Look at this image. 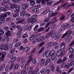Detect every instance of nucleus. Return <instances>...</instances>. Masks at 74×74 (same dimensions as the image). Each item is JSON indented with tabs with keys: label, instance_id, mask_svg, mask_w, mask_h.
<instances>
[{
	"label": "nucleus",
	"instance_id": "nucleus-17",
	"mask_svg": "<svg viewBox=\"0 0 74 74\" xmlns=\"http://www.w3.org/2000/svg\"><path fill=\"white\" fill-rule=\"evenodd\" d=\"M45 63V59L42 58L41 59L40 61V64L41 65H43Z\"/></svg>",
	"mask_w": 74,
	"mask_h": 74
},
{
	"label": "nucleus",
	"instance_id": "nucleus-34",
	"mask_svg": "<svg viewBox=\"0 0 74 74\" xmlns=\"http://www.w3.org/2000/svg\"><path fill=\"white\" fill-rule=\"evenodd\" d=\"M39 11V9L38 8L32 10V11L33 12H37V11Z\"/></svg>",
	"mask_w": 74,
	"mask_h": 74
},
{
	"label": "nucleus",
	"instance_id": "nucleus-8",
	"mask_svg": "<svg viewBox=\"0 0 74 74\" xmlns=\"http://www.w3.org/2000/svg\"><path fill=\"white\" fill-rule=\"evenodd\" d=\"M5 35L6 37H10L11 35V32L10 31H8L5 34Z\"/></svg>",
	"mask_w": 74,
	"mask_h": 74
},
{
	"label": "nucleus",
	"instance_id": "nucleus-15",
	"mask_svg": "<svg viewBox=\"0 0 74 74\" xmlns=\"http://www.w3.org/2000/svg\"><path fill=\"white\" fill-rule=\"evenodd\" d=\"M6 53L5 52H0V56H1V55H2V57L5 58V56L6 55Z\"/></svg>",
	"mask_w": 74,
	"mask_h": 74
},
{
	"label": "nucleus",
	"instance_id": "nucleus-14",
	"mask_svg": "<svg viewBox=\"0 0 74 74\" xmlns=\"http://www.w3.org/2000/svg\"><path fill=\"white\" fill-rule=\"evenodd\" d=\"M69 52L70 53H73V52L74 51V49L72 47H70L69 48Z\"/></svg>",
	"mask_w": 74,
	"mask_h": 74
},
{
	"label": "nucleus",
	"instance_id": "nucleus-23",
	"mask_svg": "<svg viewBox=\"0 0 74 74\" xmlns=\"http://www.w3.org/2000/svg\"><path fill=\"white\" fill-rule=\"evenodd\" d=\"M10 7L12 8H14V7H16V4H15L12 3L11 4Z\"/></svg>",
	"mask_w": 74,
	"mask_h": 74
},
{
	"label": "nucleus",
	"instance_id": "nucleus-54",
	"mask_svg": "<svg viewBox=\"0 0 74 74\" xmlns=\"http://www.w3.org/2000/svg\"><path fill=\"white\" fill-rule=\"evenodd\" d=\"M38 25H37L35 26V27H34V31H35V30H36L37 29V28H38Z\"/></svg>",
	"mask_w": 74,
	"mask_h": 74
},
{
	"label": "nucleus",
	"instance_id": "nucleus-57",
	"mask_svg": "<svg viewBox=\"0 0 74 74\" xmlns=\"http://www.w3.org/2000/svg\"><path fill=\"white\" fill-rule=\"evenodd\" d=\"M4 30L5 31H8V30L9 27L7 26H5L4 27Z\"/></svg>",
	"mask_w": 74,
	"mask_h": 74
},
{
	"label": "nucleus",
	"instance_id": "nucleus-36",
	"mask_svg": "<svg viewBox=\"0 0 74 74\" xmlns=\"http://www.w3.org/2000/svg\"><path fill=\"white\" fill-rule=\"evenodd\" d=\"M49 21H50V19L49 18H47L44 20V21L45 22H49Z\"/></svg>",
	"mask_w": 74,
	"mask_h": 74
},
{
	"label": "nucleus",
	"instance_id": "nucleus-1",
	"mask_svg": "<svg viewBox=\"0 0 74 74\" xmlns=\"http://www.w3.org/2000/svg\"><path fill=\"white\" fill-rule=\"evenodd\" d=\"M51 34H52V32H50L49 33L45 35V37L43 36H42L41 37H40L39 38H36L32 41V43L33 44H36V42H41V41H43L45 38H48Z\"/></svg>",
	"mask_w": 74,
	"mask_h": 74
},
{
	"label": "nucleus",
	"instance_id": "nucleus-3",
	"mask_svg": "<svg viewBox=\"0 0 74 74\" xmlns=\"http://www.w3.org/2000/svg\"><path fill=\"white\" fill-rule=\"evenodd\" d=\"M23 10L20 13V15L21 16H24L26 15L27 13L26 11L27 10Z\"/></svg>",
	"mask_w": 74,
	"mask_h": 74
},
{
	"label": "nucleus",
	"instance_id": "nucleus-59",
	"mask_svg": "<svg viewBox=\"0 0 74 74\" xmlns=\"http://www.w3.org/2000/svg\"><path fill=\"white\" fill-rule=\"evenodd\" d=\"M12 48V45L11 44L9 45L8 46V49H9V50L11 49Z\"/></svg>",
	"mask_w": 74,
	"mask_h": 74
},
{
	"label": "nucleus",
	"instance_id": "nucleus-11",
	"mask_svg": "<svg viewBox=\"0 0 74 74\" xmlns=\"http://www.w3.org/2000/svg\"><path fill=\"white\" fill-rule=\"evenodd\" d=\"M36 37V35L33 34L31 35V36H30L29 37V40H33L34 39V38Z\"/></svg>",
	"mask_w": 74,
	"mask_h": 74
},
{
	"label": "nucleus",
	"instance_id": "nucleus-38",
	"mask_svg": "<svg viewBox=\"0 0 74 74\" xmlns=\"http://www.w3.org/2000/svg\"><path fill=\"white\" fill-rule=\"evenodd\" d=\"M36 4V2L34 1H32L30 2V4L31 5H33Z\"/></svg>",
	"mask_w": 74,
	"mask_h": 74
},
{
	"label": "nucleus",
	"instance_id": "nucleus-27",
	"mask_svg": "<svg viewBox=\"0 0 74 74\" xmlns=\"http://www.w3.org/2000/svg\"><path fill=\"white\" fill-rule=\"evenodd\" d=\"M50 56H52V55L53 56L55 54H56V53H55V51L53 50H51V51H50Z\"/></svg>",
	"mask_w": 74,
	"mask_h": 74
},
{
	"label": "nucleus",
	"instance_id": "nucleus-60",
	"mask_svg": "<svg viewBox=\"0 0 74 74\" xmlns=\"http://www.w3.org/2000/svg\"><path fill=\"white\" fill-rule=\"evenodd\" d=\"M73 56H74V54H73L72 53L70 55H69V58H73Z\"/></svg>",
	"mask_w": 74,
	"mask_h": 74
},
{
	"label": "nucleus",
	"instance_id": "nucleus-41",
	"mask_svg": "<svg viewBox=\"0 0 74 74\" xmlns=\"http://www.w3.org/2000/svg\"><path fill=\"white\" fill-rule=\"evenodd\" d=\"M4 47L5 45L3 44H2L0 46V49H1V50H2V49H4Z\"/></svg>",
	"mask_w": 74,
	"mask_h": 74
},
{
	"label": "nucleus",
	"instance_id": "nucleus-12",
	"mask_svg": "<svg viewBox=\"0 0 74 74\" xmlns=\"http://www.w3.org/2000/svg\"><path fill=\"white\" fill-rule=\"evenodd\" d=\"M64 0H60L56 3L55 4V5H57V4H59L60 3H62V4H63V3H64Z\"/></svg>",
	"mask_w": 74,
	"mask_h": 74
},
{
	"label": "nucleus",
	"instance_id": "nucleus-28",
	"mask_svg": "<svg viewBox=\"0 0 74 74\" xmlns=\"http://www.w3.org/2000/svg\"><path fill=\"white\" fill-rule=\"evenodd\" d=\"M71 18L72 19L71 20V22H74V14L71 16Z\"/></svg>",
	"mask_w": 74,
	"mask_h": 74
},
{
	"label": "nucleus",
	"instance_id": "nucleus-9",
	"mask_svg": "<svg viewBox=\"0 0 74 74\" xmlns=\"http://www.w3.org/2000/svg\"><path fill=\"white\" fill-rule=\"evenodd\" d=\"M16 10L14 11L16 13H19V10H21V7H17L16 8Z\"/></svg>",
	"mask_w": 74,
	"mask_h": 74
},
{
	"label": "nucleus",
	"instance_id": "nucleus-56",
	"mask_svg": "<svg viewBox=\"0 0 74 74\" xmlns=\"http://www.w3.org/2000/svg\"><path fill=\"white\" fill-rule=\"evenodd\" d=\"M21 45V43L20 42H17V43L15 45V47H18V46H19L20 45Z\"/></svg>",
	"mask_w": 74,
	"mask_h": 74
},
{
	"label": "nucleus",
	"instance_id": "nucleus-5",
	"mask_svg": "<svg viewBox=\"0 0 74 74\" xmlns=\"http://www.w3.org/2000/svg\"><path fill=\"white\" fill-rule=\"evenodd\" d=\"M72 33H73L72 31L68 30L65 33L66 34L67 37H69V36H70L72 34Z\"/></svg>",
	"mask_w": 74,
	"mask_h": 74
},
{
	"label": "nucleus",
	"instance_id": "nucleus-24",
	"mask_svg": "<svg viewBox=\"0 0 74 74\" xmlns=\"http://www.w3.org/2000/svg\"><path fill=\"white\" fill-rule=\"evenodd\" d=\"M56 54H55L51 57V59L52 60H55V58L56 57Z\"/></svg>",
	"mask_w": 74,
	"mask_h": 74
},
{
	"label": "nucleus",
	"instance_id": "nucleus-63",
	"mask_svg": "<svg viewBox=\"0 0 74 74\" xmlns=\"http://www.w3.org/2000/svg\"><path fill=\"white\" fill-rule=\"evenodd\" d=\"M26 62V60H22L21 61V63H22V64H23V63H25Z\"/></svg>",
	"mask_w": 74,
	"mask_h": 74
},
{
	"label": "nucleus",
	"instance_id": "nucleus-40",
	"mask_svg": "<svg viewBox=\"0 0 74 74\" xmlns=\"http://www.w3.org/2000/svg\"><path fill=\"white\" fill-rule=\"evenodd\" d=\"M34 71V70L33 69H31L28 71V74H33V73Z\"/></svg>",
	"mask_w": 74,
	"mask_h": 74
},
{
	"label": "nucleus",
	"instance_id": "nucleus-32",
	"mask_svg": "<svg viewBox=\"0 0 74 74\" xmlns=\"http://www.w3.org/2000/svg\"><path fill=\"white\" fill-rule=\"evenodd\" d=\"M66 66V64L65 63H64L62 64V65L61 66V67L62 68H65Z\"/></svg>",
	"mask_w": 74,
	"mask_h": 74
},
{
	"label": "nucleus",
	"instance_id": "nucleus-46",
	"mask_svg": "<svg viewBox=\"0 0 74 74\" xmlns=\"http://www.w3.org/2000/svg\"><path fill=\"white\" fill-rule=\"evenodd\" d=\"M71 11H68V12L66 13V15L67 16H70V15H71Z\"/></svg>",
	"mask_w": 74,
	"mask_h": 74
},
{
	"label": "nucleus",
	"instance_id": "nucleus-47",
	"mask_svg": "<svg viewBox=\"0 0 74 74\" xmlns=\"http://www.w3.org/2000/svg\"><path fill=\"white\" fill-rule=\"evenodd\" d=\"M5 20L4 19L0 20V23H3L5 22Z\"/></svg>",
	"mask_w": 74,
	"mask_h": 74
},
{
	"label": "nucleus",
	"instance_id": "nucleus-10",
	"mask_svg": "<svg viewBox=\"0 0 74 74\" xmlns=\"http://www.w3.org/2000/svg\"><path fill=\"white\" fill-rule=\"evenodd\" d=\"M3 42H8L10 40V38L8 37H5L3 39Z\"/></svg>",
	"mask_w": 74,
	"mask_h": 74
},
{
	"label": "nucleus",
	"instance_id": "nucleus-44",
	"mask_svg": "<svg viewBox=\"0 0 74 74\" xmlns=\"http://www.w3.org/2000/svg\"><path fill=\"white\" fill-rule=\"evenodd\" d=\"M19 16V14L18 13H15L13 15V16L14 18H16L17 16Z\"/></svg>",
	"mask_w": 74,
	"mask_h": 74
},
{
	"label": "nucleus",
	"instance_id": "nucleus-18",
	"mask_svg": "<svg viewBox=\"0 0 74 74\" xmlns=\"http://www.w3.org/2000/svg\"><path fill=\"white\" fill-rule=\"evenodd\" d=\"M61 51L60 50L58 51L57 53H56V56H57L59 57L60 56V55H62L61 54Z\"/></svg>",
	"mask_w": 74,
	"mask_h": 74
},
{
	"label": "nucleus",
	"instance_id": "nucleus-19",
	"mask_svg": "<svg viewBox=\"0 0 74 74\" xmlns=\"http://www.w3.org/2000/svg\"><path fill=\"white\" fill-rule=\"evenodd\" d=\"M55 66H53V65H51V66H50V69H51L52 71H53L54 70H55Z\"/></svg>",
	"mask_w": 74,
	"mask_h": 74
},
{
	"label": "nucleus",
	"instance_id": "nucleus-33",
	"mask_svg": "<svg viewBox=\"0 0 74 74\" xmlns=\"http://www.w3.org/2000/svg\"><path fill=\"white\" fill-rule=\"evenodd\" d=\"M74 65V61L72 60L71 61L69 65L70 66H73Z\"/></svg>",
	"mask_w": 74,
	"mask_h": 74
},
{
	"label": "nucleus",
	"instance_id": "nucleus-29",
	"mask_svg": "<svg viewBox=\"0 0 74 74\" xmlns=\"http://www.w3.org/2000/svg\"><path fill=\"white\" fill-rule=\"evenodd\" d=\"M32 62L34 64H36L37 62V60H36V58L32 60Z\"/></svg>",
	"mask_w": 74,
	"mask_h": 74
},
{
	"label": "nucleus",
	"instance_id": "nucleus-64",
	"mask_svg": "<svg viewBox=\"0 0 74 74\" xmlns=\"http://www.w3.org/2000/svg\"><path fill=\"white\" fill-rule=\"evenodd\" d=\"M3 2L4 3H8L10 2V0H4Z\"/></svg>",
	"mask_w": 74,
	"mask_h": 74
},
{
	"label": "nucleus",
	"instance_id": "nucleus-21",
	"mask_svg": "<svg viewBox=\"0 0 74 74\" xmlns=\"http://www.w3.org/2000/svg\"><path fill=\"white\" fill-rule=\"evenodd\" d=\"M45 49V48L44 47H42L41 49L38 52V53L39 54H40V53H41L43 51H44V49Z\"/></svg>",
	"mask_w": 74,
	"mask_h": 74
},
{
	"label": "nucleus",
	"instance_id": "nucleus-52",
	"mask_svg": "<svg viewBox=\"0 0 74 74\" xmlns=\"http://www.w3.org/2000/svg\"><path fill=\"white\" fill-rule=\"evenodd\" d=\"M57 25V24H54V25H52L51 27V29H53L54 28H55L56 26Z\"/></svg>",
	"mask_w": 74,
	"mask_h": 74
},
{
	"label": "nucleus",
	"instance_id": "nucleus-53",
	"mask_svg": "<svg viewBox=\"0 0 74 74\" xmlns=\"http://www.w3.org/2000/svg\"><path fill=\"white\" fill-rule=\"evenodd\" d=\"M57 25V24H54V25H52L51 27V29H53L54 28H55L56 26Z\"/></svg>",
	"mask_w": 74,
	"mask_h": 74
},
{
	"label": "nucleus",
	"instance_id": "nucleus-20",
	"mask_svg": "<svg viewBox=\"0 0 74 74\" xmlns=\"http://www.w3.org/2000/svg\"><path fill=\"white\" fill-rule=\"evenodd\" d=\"M61 34H58V35L56 36V37L55 38V40H57V39H59V38H60V37H61Z\"/></svg>",
	"mask_w": 74,
	"mask_h": 74
},
{
	"label": "nucleus",
	"instance_id": "nucleus-55",
	"mask_svg": "<svg viewBox=\"0 0 74 74\" xmlns=\"http://www.w3.org/2000/svg\"><path fill=\"white\" fill-rule=\"evenodd\" d=\"M28 28H29V26L28 25H27L25 26V27L24 28V29L25 30H27Z\"/></svg>",
	"mask_w": 74,
	"mask_h": 74
},
{
	"label": "nucleus",
	"instance_id": "nucleus-2",
	"mask_svg": "<svg viewBox=\"0 0 74 74\" xmlns=\"http://www.w3.org/2000/svg\"><path fill=\"white\" fill-rule=\"evenodd\" d=\"M37 16V15L36 14H34L32 16V17H30L29 18V19L27 21V22L28 23H34L35 22H36L37 21V18H36Z\"/></svg>",
	"mask_w": 74,
	"mask_h": 74
},
{
	"label": "nucleus",
	"instance_id": "nucleus-45",
	"mask_svg": "<svg viewBox=\"0 0 74 74\" xmlns=\"http://www.w3.org/2000/svg\"><path fill=\"white\" fill-rule=\"evenodd\" d=\"M20 0H12V1L13 3H18Z\"/></svg>",
	"mask_w": 74,
	"mask_h": 74
},
{
	"label": "nucleus",
	"instance_id": "nucleus-48",
	"mask_svg": "<svg viewBox=\"0 0 74 74\" xmlns=\"http://www.w3.org/2000/svg\"><path fill=\"white\" fill-rule=\"evenodd\" d=\"M52 32L51 34H53V35H54L56 36L57 35H58V34L56 33V32Z\"/></svg>",
	"mask_w": 74,
	"mask_h": 74
},
{
	"label": "nucleus",
	"instance_id": "nucleus-25",
	"mask_svg": "<svg viewBox=\"0 0 74 74\" xmlns=\"http://www.w3.org/2000/svg\"><path fill=\"white\" fill-rule=\"evenodd\" d=\"M19 64H16L14 67V69H18V68H19Z\"/></svg>",
	"mask_w": 74,
	"mask_h": 74
},
{
	"label": "nucleus",
	"instance_id": "nucleus-4",
	"mask_svg": "<svg viewBox=\"0 0 74 74\" xmlns=\"http://www.w3.org/2000/svg\"><path fill=\"white\" fill-rule=\"evenodd\" d=\"M21 5L23 7L22 8V10H27V8H28V5L26 3H22L21 4Z\"/></svg>",
	"mask_w": 74,
	"mask_h": 74
},
{
	"label": "nucleus",
	"instance_id": "nucleus-13",
	"mask_svg": "<svg viewBox=\"0 0 74 74\" xmlns=\"http://www.w3.org/2000/svg\"><path fill=\"white\" fill-rule=\"evenodd\" d=\"M30 50V48L29 47H25L23 49V51L25 52H26L27 51H29Z\"/></svg>",
	"mask_w": 74,
	"mask_h": 74
},
{
	"label": "nucleus",
	"instance_id": "nucleus-22",
	"mask_svg": "<svg viewBox=\"0 0 74 74\" xmlns=\"http://www.w3.org/2000/svg\"><path fill=\"white\" fill-rule=\"evenodd\" d=\"M52 1H48V2H47V4L48 6H50V5H51V4H52Z\"/></svg>",
	"mask_w": 74,
	"mask_h": 74
},
{
	"label": "nucleus",
	"instance_id": "nucleus-58",
	"mask_svg": "<svg viewBox=\"0 0 74 74\" xmlns=\"http://www.w3.org/2000/svg\"><path fill=\"white\" fill-rule=\"evenodd\" d=\"M18 39L16 38L14 39L13 40V42H18Z\"/></svg>",
	"mask_w": 74,
	"mask_h": 74
},
{
	"label": "nucleus",
	"instance_id": "nucleus-16",
	"mask_svg": "<svg viewBox=\"0 0 74 74\" xmlns=\"http://www.w3.org/2000/svg\"><path fill=\"white\" fill-rule=\"evenodd\" d=\"M46 71V70L45 69H44L41 71H40L39 73V74H44Z\"/></svg>",
	"mask_w": 74,
	"mask_h": 74
},
{
	"label": "nucleus",
	"instance_id": "nucleus-39",
	"mask_svg": "<svg viewBox=\"0 0 74 74\" xmlns=\"http://www.w3.org/2000/svg\"><path fill=\"white\" fill-rule=\"evenodd\" d=\"M27 37V33H26L22 36V38H26V37Z\"/></svg>",
	"mask_w": 74,
	"mask_h": 74
},
{
	"label": "nucleus",
	"instance_id": "nucleus-7",
	"mask_svg": "<svg viewBox=\"0 0 74 74\" xmlns=\"http://www.w3.org/2000/svg\"><path fill=\"white\" fill-rule=\"evenodd\" d=\"M45 53H46V58H48L49 56H51L50 51L49 50H47Z\"/></svg>",
	"mask_w": 74,
	"mask_h": 74
},
{
	"label": "nucleus",
	"instance_id": "nucleus-62",
	"mask_svg": "<svg viewBox=\"0 0 74 74\" xmlns=\"http://www.w3.org/2000/svg\"><path fill=\"white\" fill-rule=\"evenodd\" d=\"M66 46H60V48L61 49H64L65 48H66Z\"/></svg>",
	"mask_w": 74,
	"mask_h": 74
},
{
	"label": "nucleus",
	"instance_id": "nucleus-6",
	"mask_svg": "<svg viewBox=\"0 0 74 74\" xmlns=\"http://www.w3.org/2000/svg\"><path fill=\"white\" fill-rule=\"evenodd\" d=\"M56 14H57V13H53L52 12H50L49 14V15L50 17L53 16H55Z\"/></svg>",
	"mask_w": 74,
	"mask_h": 74
},
{
	"label": "nucleus",
	"instance_id": "nucleus-37",
	"mask_svg": "<svg viewBox=\"0 0 74 74\" xmlns=\"http://www.w3.org/2000/svg\"><path fill=\"white\" fill-rule=\"evenodd\" d=\"M27 72L26 71H25V70H23L22 71H21V74H26Z\"/></svg>",
	"mask_w": 74,
	"mask_h": 74
},
{
	"label": "nucleus",
	"instance_id": "nucleus-31",
	"mask_svg": "<svg viewBox=\"0 0 74 74\" xmlns=\"http://www.w3.org/2000/svg\"><path fill=\"white\" fill-rule=\"evenodd\" d=\"M62 62V59H59L57 62V64H60V63H61Z\"/></svg>",
	"mask_w": 74,
	"mask_h": 74
},
{
	"label": "nucleus",
	"instance_id": "nucleus-61",
	"mask_svg": "<svg viewBox=\"0 0 74 74\" xmlns=\"http://www.w3.org/2000/svg\"><path fill=\"white\" fill-rule=\"evenodd\" d=\"M63 27H64V26L63 25H62L61 26V27L60 28V32H62L63 30Z\"/></svg>",
	"mask_w": 74,
	"mask_h": 74
},
{
	"label": "nucleus",
	"instance_id": "nucleus-42",
	"mask_svg": "<svg viewBox=\"0 0 74 74\" xmlns=\"http://www.w3.org/2000/svg\"><path fill=\"white\" fill-rule=\"evenodd\" d=\"M25 19H23L22 20H21V21H18V23H21V24L22 23V22H23L24 21H25Z\"/></svg>",
	"mask_w": 74,
	"mask_h": 74
},
{
	"label": "nucleus",
	"instance_id": "nucleus-26",
	"mask_svg": "<svg viewBox=\"0 0 74 74\" xmlns=\"http://www.w3.org/2000/svg\"><path fill=\"white\" fill-rule=\"evenodd\" d=\"M44 30V27H40L38 29V32H41Z\"/></svg>",
	"mask_w": 74,
	"mask_h": 74
},
{
	"label": "nucleus",
	"instance_id": "nucleus-49",
	"mask_svg": "<svg viewBox=\"0 0 74 74\" xmlns=\"http://www.w3.org/2000/svg\"><path fill=\"white\" fill-rule=\"evenodd\" d=\"M11 25H12V27L13 29H15V25L14 23H12Z\"/></svg>",
	"mask_w": 74,
	"mask_h": 74
},
{
	"label": "nucleus",
	"instance_id": "nucleus-50",
	"mask_svg": "<svg viewBox=\"0 0 74 74\" xmlns=\"http://www.w3.org/2000/svg\"><path fill=\"white\" fill-rule=\"evenodd\" d=\"M14 51H15V49H12L10 50V53L11 54H13V53H14Z\"/></svg>",
	"mask_w": 74,
	"mask_h": 74
},
{
	"label": "nucleus",
	"instance_id": "nucleus-35",
	"mask_svg": "<svg viewBox=\"0 0 74 74\" xmlns=\"http://www.w3.org/2000/svg\"><path fill=\"white\" fill-rule=\"evenodd\" d=\"M60 51H61V55H63L66 53V51H63L62 49L60 50Z\"/></svg>",
	"mask_w": 74,
	"mask_h": 74
},
{
	"label": "nucleus",
	"instance_id": "nucleus-30",
	"mask_svg": "<svg viewBox=\"0 0 74 74\" xmlns=\"http://www.w3.org/2000/svg\"><path fill=\"white\" fill-rule=\"evenodd\" d=\"M4 34V32L3 30L0 29V36H3Z\"/></svg>",
	"mask_w": 74,
	"mask_h": 74
},
{
	"label": "nucleus",
	"instance_id": "nucleus-51",
	"mask_svg": "<svg viewBox=\"0 0 74 74\" xmlns=\"http://www.w3.org/2000/svg\"><path fill=\"white\" fill-rule=\"evenodd\" d=\"M0 19H5V18L3 16V15L2 14L0 15Z\"/></svg>",
	"mask_w": 74,
	"mask_h": 74
},
{
	"label": "nucleus",
	"instance_id": "nucleus-43",
	"mask_svg": "<svg viewBox=\"0 0 74 74\" xmlns=\"http://www.w3.org/2000/svg\"><path fill=\"white\" fill-rule=\"evenodd\" d=\"M4 50H8V45H6L5 46V47H4Z\"/></svg>",
	"mask_w": 74,
	"mask_h": 74
}]
</instances>
